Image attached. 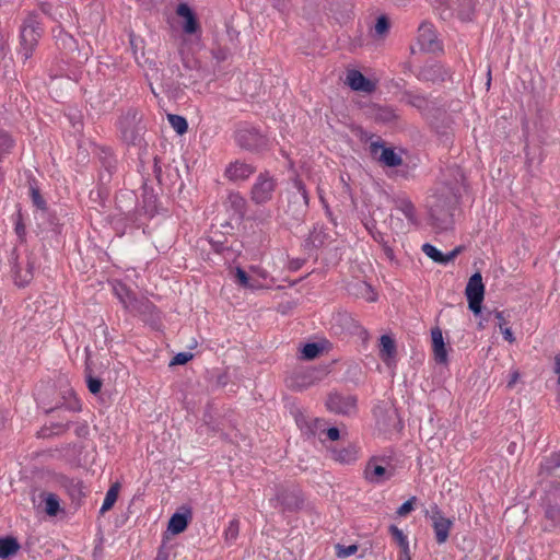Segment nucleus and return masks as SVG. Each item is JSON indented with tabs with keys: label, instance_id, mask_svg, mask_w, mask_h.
Here are the masks:
<instances>
[{
	"label": "nucleus",
	"instance_id": "nucleus-34",
	"mask_svg": "<svg viewBox=\"0 0 560 560\" xmlns=\"http://www.w3.org/2000/svg\"><path fill=\"white\" fill-rule=\"evenodd\" d=\"M388 28H389V22H388L387 18L384 15L377 18L375 27H374L375 34L378 36H383L388 32Z\"/></svg>",
	"mask_w": 560,
	"mask_h": 560
},
{
	"label": "nucleus",
	"instance_id": "nucleus-18",
	"mask_svg": "<svg viewBox=\"0 0 560 560\" xmlns=\"http://www.w3.org/2000/svg\"><path fill=\"white\" fill-rule=\"evenodd\" d=\"M371 114L380 122H392L398 118V114L390 106H373Z\"/></svg>",
	"mask_w": 560,
	"mask_h": 560
},
{
	"label": "nucleus",
	"instance_id": "nucleus-56",
	"mask_svg": "<svg viewBox=\"0 0 560 560\" xmlns=\"http://www.w3.org/2000/svg\"><path fill=\"white\" fill-rule=\"evenodd\" d=\"M389 418H393V419L396 418V412L394 410L389 411Z\"/></svg>",
	"mask_w": 560,
	"mask_h": 560
},
{
	"label": "nucleus",
	"instance_id": "nucleus-9",
	"mask_svg": "<svg viewBox=\"0 0 560 560\" xmlns=\"http://www.w3.org/2000/svg\"><path fill=\"white\" fill-rule=\"evenodd\" d=\"M371 153L382 164L388 167H396L401 165L402 163L401 156L398 153H396L394 149L386 148L378 142L371 143Z\"/></svg>",
	"mask_w": 560,
	"mask_h": 560
},
{
	"label": "nucleus",
	"instance_id": "nucleus-44",
	"mask_svg": "<svg viewBox=\"0 0 560 560\" xmlns=\"http://www.w3.org/2000/svg\"><path fill=\"white\" fill-rule=\"evenodd\" d=\"M409 102L412 106L418 108H421L425 104V100L421 96H412Z\"/></svg>",
	"mask_w": 560,
	"mask_h": 560
},
{
	"label": "nucleus",
	"instance_id": "nucleus-36",
	"mask_svg": "<svg viewBox=\"0 0 560 560\" xmlns=\"http://www.w3.org/2000/svg\"><path fill=\"white\" fill-rule=\"evenodd\" d=\"M69 398L68 401L65 405V408L70 411H80L81 410V404L80 400L75 397L74 393L69 390L68 392Z\"/></svg>",
	"mask_w": 560,
	"mask_h": 560
},
{
	"label": "nucleus",
	"instance_id": "nucleus-42",
	"mask_svg": "<svg viewBox=\"0 0 560 560\" xmlns=\"http://www.w3.org/2000/svg\"><path fill=\"white\" fill-rule=\"evenodd\" d=\"M368 229H369V231H370V233H371V235H372L374 241H376L377 243H380L382 245L384 243H386L385 238H384V234L382 232L377 231L374 228H368Z\"/></svg>",
	"mask_w": 560,
	"mask_h": 560
},
{
	"label": "nucleus",
	"instance_id": "nucleus-33",
	"mask_svg": "<svg viewBox=\"0 0 560 560\" xmlns=\"http://www.w3.org/2000/svg\"><path fill=\"white\" fill-rule=\"evenodd\" d=\"M12 145L13 140L11 139L10 135L7 131L0 129V155L8 153Z\"/></svg>",
	"mask_w": 560,
	"mask_h": 560
},
{
	"label": "nucleus",
	"instance_id": "nucleus-7",
	"mask_svg": "<svg viewBox=\"0 0 560 560\" xmlns=\"http://www.w3.org/2000/svg\"><path fill=\"white\" fill-rule=\"evenodd\" d=\"M326 406L331 412L349 416L355 411V399L334 393L328 396Z\"/></svg>",
	"mask_w": 560,
	"mask_h": 560
},
{
	"label": "nucleus",
	"instance_id": "nucleus-24",
	"mask_svg": "<svg viewBox=\"0 0 560 560\" xmlns=\"http://www.w3.org/2000/svg\"><path fill=\"white\" fill-rule=\"evenodd\" d=\"M44 502V510L49 516H56L60 510L59 498L51 492H45L42 494Z\"/></svg>",
	"mask_w": 560,
	"mask_h": 560
},
{
	"label": "nucleus",
	"instance_id": "nucleus-5",
	"mask_svg": "<svg viewBox=\"0 0 560 560\" xmlns=\"http://www.w3.org/2000/svg\"><path fill=\"white\" fill-rule=\"evenodd\" d=\"M296 423L305 434L316 435L320 433H326L327 438L331 441H337L340 438V431L338 428H325V421L318 418H314L307 420L305 417L301 416L296 418Z\"/></svg>",
	"mask_w": 560,
	"mask_h": 560
},
{
	"label": "nucleus",
	"instance_id": "nucleus-15",
	"mask_svg": "<svg viewBox=\"0 0 560 560\" xmlns=\"http://www.w3.org/2000/svg\"><path fill=\"white\" fill-rule=\"evenodd\" d=\"M432 338V347L433 353L436 362L446 363L447 362V351L443 339L442 330L436 327L431 330Z\"/></svg>",
	"mask_w": 560,
	"mask_h": 560
},
{
	"label": "nucleus",
	"instance_id": "nucleus-22",
	"mask_svg": "<svg viewBox=\"0 0 560 560\" xmlns=\"http://www.w3.org/2000/svg\"><path fill=\"white\" fill-rule=\"evenodd\" d=\"M235 278H236L237 283L243 288L250 289V290H259L262 288V284L259 281H257L254 278L248 277V275L245 272V270H243L240 267H237L235 269Z\"/></svg>",
	"mask_w": 560,
	"mask_h": 560
},
{
	"label": "nucleus",
	"instance_id": "nucleus-3",
	"mask_svg": "<svg viewBox=\"0 0 560 560\" xmlns=\"http://www.w3.org/2000/svg\"><path fill=\"white\" fill-rule=\"evenodd\" d=\"M236 142L246 150H258L266 145L265 137L255 127L244 125L236 130Z\"/></svg>",
	"mask_w": 560,
	"mask_h": 560
},
{
	"label": "nucleus",
	"instance_id": "nucleus-11",
	"mask_svg": "<svg viewBox=\"0 0 560 560\" xmlns=\"http://www.w3.org/2000/svg\"><path fill=\"white\" fill-rule=\"evenodd\" d=\"M393 472L388 471L385 467L377 464L376 458H372L364 469V477L372 483H382L385 480L390 479Z\"/></svg>",
	"mask_w": 560,
	"mask_h": 560
},
{
	"label": "nucleus",
	"instance_id": "nucleus-43",
	"mask_svg": "<svg viewBox=\"0 0 560 560\" xmlns=\"http://www.w3.org/2000/svg\"><path fill=\"white\" fill-rule=\"evenodd\" d=\"M500 331L502 332L504 339L509 341L510 343H513L515 341V338L513 336L512 330L509 327H503V325H500Z\"/></svg>",
	"mask_w": 560,
	"mask_h": 560
},
{
	"label": "nucleus",
	"instance_id": "nucleus-49",
	"mask_svg": "<svg viewBox=\"0 0 560 560\" xmlns=\"http://www.w3.org/2000/svg\"><path fill=\"white\" fill-rule=\"evenodd\" d=\"M555 363H556L555 372L558 375V384L560 385V355H557L555 358Z\"/></svg>",
	"mask_w": 560,
	"mask_h": 560
},
{
	"label": "nucleus",
	"instance_id": "nucleus-29",
	"mask_svg": "<svg viewBox=\"0 0 560 560\" xmlns=\"http://www.w3.org/2000/svg\"><path fill=\"white\" fill-rule=\"evenodd\" d=\"M389 533L392 534L393 538L399 544V546L404 549L405 553H407L409 549V542L402 530L395 525H390Z\"/></svg>",
	"mask_w": 560,
	"mask_h": 560
},
{
	"label": "nucleus",
	"instance_id": "nucleus-41",
	"mask_svg": "<svg viewBox=\"0 0 560 560\" xmlns=\"http://www.w3.org/2000/svg\"><path fill=\"white\" fill-rule=\"evenodd\" d=\"M31 196L34 206H36L38 209H45L46 202L37 189L32 188Z\"/></svg>",
	"mask_w": 560,
	"mask_h": 560
},
{
	"label": "nucleus",
	"instance_id": "nucleus-8",
	"mask_svg": "<svg viewBox=\"0 0 560 560\" xmlns=\"http://www.w3.org/2000/svg\"><path fill=\"white\" fill-rule=\"evenodd\" d=\"M430 517L432 520L436 542L444 544L448 538L453 522L445 517L438 508L432 510Z\"/></svg>",
	"mask_w": 560,
	"mask_h": 560
},
{
	"label": "nucleus",
	"instance_id": "nucleus-35",
	"mask_svg": "<svg viewBox=\"0 0 560 560\" xmlns=\"http://www.w3.org/2000/svg\"><path fill=\"white\" fill-rule=\"evenodd\" d=\"M337 556L339 558H347L354 555L358 551L357 545L341 546L337 545Z\"/></svg>",
	"mask_w": 560,
	"mask_h": 560
},
{
	"label": "nucleus",
	"instance_id": "nucleus-12",
	"mask_svg": "<svg viewBox=\"0 0 560 560\" xmlns=\"http://www.w3.org/2000/svg\"><path fill=\"white\" fill-rule=\"evenodd\" d=\"M273 506L278 504L282 506L283 510H295L299 509L302 504V500L300 497V492L298 490H283L279 492L273 500H271Z\"/></svg>",
	"mask_w": 560,
	"mask_h": 560
},
{
	"label": "nucleus",
	"instance_id": "nucleus-28",
	"mask_svg": "<svg viewBox=\"0 0 560 560\" xmlns=\"http://www.w3.org/2000/svg\"><path fill=\"white\" fill-rule=\"evenodd\" d=\"M167 120L178 135H184L188 129L187 120L183 116L170 114Z\"/></svg>",
	"mask_w": 560,
	"mask_h": 560
},
{
	"label": "nucleus",
	"instance_id": "nucleus-51",
	"mask_svg": "<svg viewBox=\"0 0 560 560\" xmlns=\"http://www.w3.org/2000/svg\"><path fill=\"white\" fill-rule=\"evenodd\" d=\"M15 231L21 236L24 234L25 229H24L23 224L18 223L15 226Z\"/></svg>",
	"mask_w": 560,
	"mask_h": 560
},
{
	"label": "nucleus",
	"instance_id": "nucleus-31",
	"mask_svg": "<svg viewBox=\"0 0 560 560\" xmlns=\"http://www.w3.org/2000/svg\"><path fill=\"white\" fill-rule=\"evenodd\" d=\"M320 352V347L317 343H306L302 348V357L306 360L315 359Z\"/></svg>",
	"mask_w": 560,
	"mask_h": 560
},
{
	"label": "nucleus",
	"instance_id": "nucleus-16",
	"mask_svg": "<svg viewBox=\"0 0 560 560\" xmlns=\"http://www.w3.org/2000/svg\"><path fill=\"white\" fill-rule=\"evenodd\" d=\"M177 14L185 20L183 30L187 34H194L198 30V22L191 9L186 3H180L176 10Z\"/></svg>",
	"mask_w": 560,
	"mask_h": 560
},
{
	"label": "nucleus",
	"instance_id": "nucleus-26",
	"mask_svg": "<svg viewBox=\"0 0 560 560\" xmlns=\"http://www.w3.org/2000/svg\"><path fill=\"white\" fill-rule=\"evenodd\" d=\"M120 485L118 482H115L110 486V488L107 490L105 499L103 501V504L101 506V513L104 514L105 512L109 511L115 502L117 501L118 493H119Z\"/></svg>",
	"mask_w": 560,
	"mask_h": 560
},
{
	"label": "nucleus",
	"instance_id": "nucleus-57",
	"mask_svg": "<svg viewBox=\"0 0 560 560\" xmlns=\"http://www.w3.org/2000/svg\"><path fill=\"white\" fill-rule=\"evenodd\" d=\"M2 424V422L0 421V425Z\"/></svg>",
	"mask_w": 560,
	"mask_h": 560
},
{
	"label": "nucleus",
	"instance_id": "nucleus-54",
	"mask_svg": "<svg viewBox=\"0 0 560 560\" xmlns=\"http://www.w3.org/2000/svg\"><path fill=\"white\" fill-rule=\"evenodd\" d=\"M434 225L441 230H446L447 229V224H440V223H434Z\"/></svg>",
	"mask_w": 560,
	"mask_h": 560
},
{
	"label": "nucleus",
	"instance_id": "nucleus-52",
	"mask_svg": "<svg viewBox=\"0 0 560 560\" xmlns=\"http://www.w3.org/2000/svg\"><path fill=\"white\" fill-rule=\"evenodd\" d=\"M253 271L257 272V275L264 279L267 277V272L264 270L253 269Z\"/></svg>",
	"mask_w": 560,
	"mask_h": 560
},
{
	"label": "nucleus",
	"instance_id": "nucleus-40",
	"mask_svg": "<svg viewBox=\"0 0 560 560\" xmlns=\"http://www.w3.org/2000/svg\"><path fill=\"white\" fill-rule=\"evenodd\" d=\"M86 384H88V388L89 390L92 393V394H97L100 393L101 388H102V381L100 378H96V377H93L91 375H89L86 377Z\"/></svg>",
	"mask_w": 560,
	"mask_h": 560
},
{
	"label": "nucleus",
	"instance_id": "nucleus-1",
	"mask_svg": "<svg viewBox=\"0 0 560 560\" xmlns=\"http://www.w3.org/2000/svg\"><path fill=\"white\" fill-rule=\"evenodd\" d=\"M39 37V22L36 16H30L25 20L21 28V48L19 52L22 55L24 60H27L32 56Z\"/></svg>",
	"mask_w": 560,
	"mask_h": 560
},
{
	"label": "nucleus",
	"instance_id": "nucleus-53",
	"mask_svg": "<svg viewBox=\"0 0 560 560\" xmlns=\"http://www.w3.org/2000/svg\"><path fill=\"white\" fill-rule=\"evenodd\" d=\"M338 318L340 320L349 322L351 318L347 314L339 315Z\"/></svg>",
	"mask_w": 560,
	"mask_h": 560
},
{
	"label": "nucleus",
	"instance_id": "nucleus-55",
	"mask_svg": "<svg viewBox=\"0 0 560 560\" xmlns=\"http://www.w3.org/2000/svg\"><path fill=\"white\" fill-rule=\"evenodd\" d=\"M553 513H555V511L550 509L547 511V516L553 517Z\"/></svg>",
	"mask_w": 560,
	"mask_h": 560
},
{
	"label": "nucleus",
	"instance_id": "nucleus-17",
	"mask_svg": "<svg viewBox=\"0 0 560 560\" xmlns=\"http://www.w3.org/2000/svg\"><path fill=\"white\" fill-rule=\"evenodd\" d=\"M396 354V346L394 340L387 336L383 335L380 339V355L381 359L386 363L390 364Z\"/></svg>",
	"mask_w": 560,
	"mask_h": 560
},
{
	"label": "nucleus",
	"instance_id": "nucleus-45",
	"mask_svg": "<svg viewBox=\"0 0 560 560\" xmlns=\"http://www.w3.org/2000/svg\"><path fill=\"white\" fill-rule=\"evenodd\" d=\"M383 247V252L385 254V256L389 259V260H394L395 258V255H394V250L393 248L387 244V243H384L382 245Z\"/></svg>",
	"mask_w": 560,
	"mask_h": 560
},
{
	"label": "nucleus",
	"instance_id": "nucleus-19",
	"mask_svg": "<svg viewBox=\"0 0 560 560\" xmlns=\"http://www.w3.org/2000/svg\"><path fill=\"white\" fill-rule=\"evenodd\" d=\"M358 447L349 445L334 452V458L341 464H352L358 459Z\"/></svg>",
	"mask_w": 560,
	"mask_h": 560
},
{
	"label": "nucleus",
	"instance_id": "nucleus-13",
	"mask_svg": "<svg viewBox=\"0 0 560 560\" xmlns=\"http://www.w3.org/2000/svg\"><path fill=\"white\" fill-rule=\"evenodd\" d=\"M254 172L255 168L250 164L235 161L226 167L225 176L230 180L240 182L247 179Z\"/></svg>",
	"mask_w": 560,
	"mask_h": 560
},
{
	"label": "nucleus",
	"instance_id": "nucleus-46",
	"mask_svg": "<svg viewBox=\"0 0 560 560\" xmlns=\"http://www.w3.org/2000/svg\"><path fill=\"white\" fill-rule=\"evenodd\" d=\"M518 378H520V373H518V371H516V370H515V371H513V372L511 373V375H510V380H509V382H508V387H509V388H512V387L516 384V382L518 381Z\"/></svg>",
	"mask_w": 560,
	"mask_h": 560
},
{
	"label": "nucleus",
	"instance_id": "nucleus-14",
	"mask_svg": "<svg viewBox=\"0 0 560 560\" xmlns=\"http://www.w3.org/2000/svg\"><path fill=\"white\" fill-rule=\"evenodd\" d=\"M114 293L124 307L128 311L137 310V299L135 293L127 288L124 283L117 282L114 284Z\"/></svg>",
	"mask_w": 560,
	"mask_h": 560
},
{
	"label": "nucleus",
	"instance_id": "nucleus-38",
	"mask_svg": "<svg viewBox=\"0 0 560 560\" xmlns=\"http://www.w3.org/2000/svg\"><path fill=\"white\" fill-rule=\"evenodd\" d=\"M416 501V497H412L410 498L409 500H407L405 503H402L398 510H397V515L398 516H406L408 515L411 511H413V503Z\"/></svg>",
	"mask_w": 560,
	"mask_h": 560
},
{
	"label": "nucleus",
	"instance_id": "nucleus-6",
	"mask_svg": "<svg viewBox=\"0 0 560 560\" xmlns=\"http://www.w3.org/2000/svg\"><path fill=\"white\" fill-rule=\"evenodd\" d=\"M417 42L422 51L435 52L441 50L435 28L430 23H422L418 28Z\"/></svg>",
	"mask_w": 560,
	"mask_h": 560
},
{
	"label": "nucleus",
	"instance_id": "nucleus-50",
	"mask_svg": "<svg viewBox=\"0 0 560 560\" xmlns=\"http://www.w3.org/2000/svg\"><path fill=\"white\" fill-rule=\"evenodd\" d=\"M154 560H167V553L163 550H160Z\"/></svg>",
	"mask_w": 560,
	"mask_h": 560
},
{
	"label": "nucleus",
	"instance_id": "nucleus-20",
	"mask_svg": "<svg viewBox=\"0 0 560 560\" xmlns=\"http://www.w3.org/2000/svg\"><path fill=\"white\" fill-rule=\"evenodd\" d=\"M395 207L397 210L404 213L410 223H417L415 206L408 198H397L395 201Z\"/></svg>",
	"mask_w": 560,
	"mask_h": 560
},
{
	"label": "nucleus",
	"instance_id": "nucleus-48",
	"mask_svg": "<svg viewBox=\"0 0 560 560\" xmlns=\"http://www.w3.org/2000/svg\"><path fill=\"white\" fill-rule=\"evenodd\" d=\"M495 318L498 319V326L500 327V325L502 324L503 327H506V319L504 317V313L503 312H495Z\"/></svg>",
	"mask_w": 560,
	"mask_h": 560
},
{
	"label": "nucleus",
	"instance_id": "nucleus-21",
	"mask_svg": "<svg viewBox=\"0 0 560 560\" xmlns=\"http://www.w3.org/2000/svg\"><path fill=\"white\" fill-rule=\"evenodd\" d=\"M20 549L18 540L13 537L0 538V559L14 556Z\"/></svg>",
	"mask_w": 560,
	"mask_h": 560
},
{
	"label": "nucleus",
	"instance_id": "nucleus-4",
	"mask_svg": "<svg viewBox=\"0 0 560 560\" xmlns=\"http://www.w3.org/2000/svg\"><path fill=\"white\" fill-rule=\"evenodd\" d=\"M275 189V179L268 174H260L252 187V200L257 205H264L271 200Z\"/></svg>",
	"mask_w": 560,
	"mask_h": 560
},
{
	"label": "nucleus",
	"instance_id": "nucleus-32",
	"mask_svg": "<svg viewBox=\"0 0 560 560\" xmlns=\"http://www.w3.org/2000/svg\"><path fill=\"white\" fill-rule=\"evenodd\" d=\"M293 186L296 189L300 197L302 198L303 208L306 209L308 207L310 198H308V194H307V190H306L304 184L299 178H295L293 180Z\"/></svg>",
	"mask_w": 560,
	"mask_h": 560
},
{
	"label": "nucleus",
	"instance_id": "nucleus-2",
	"mask_svg": "<svg viewBox=\"0 0 560 560\" xmlns=\"http://www.w3.org/2000/svg\"><path fill=\"white\" fill-rule=\"evenodd\" d=\"M465 293L469 310L476 315L479 314L481 312V303L485 295V285L479 272L474 273L469 278Z\"/></svg>",
	"mask_w": 560,
	"mask_h": 560
},
{
	"label": "nucleus",
	"instance_id": "nucleus-37",
	"mask_svg": "<svg viewBox=\"0 0 560 560\" xmlns=\"http://www.w3.org/2000/svg\"><path fill=\"white\" fill-rule=\"evenodd\" d=\"M238 530H240V522L237 520H232L229 523V526L225 530L226 539L234 540L238 535Z\"/></svg>",
	"mask_w": 560,
	"mask_h": 560
},
{
	"label": "nucleus",
	"instance_id": "nucleus-39",
	"mask_svg": "<svg viewBox=\"0 0 560 560\" xmlns=\"http://www.w3.org/2000/svg\"><path fill=\"white\" fill-rule=\"evenodd\" d=\"M192 359V353L190 352H179L177 353L171 361V365H182L187 363Z\"/></svg>",
	"mask_w": 560,
	"mask_h": 560
},
{
	"label": "nucleus",
	"instance_id": "nucleus-30",
	"mask_svg": "<svg viewBox=\"0 0 560 560\" xmlns=\"http://www.w3.org/2000/svg\"><path fill=\"white\" fill-rule=\"evenodd\" d=\"M32 269L33 267L30 264L27 265V269L24 272L16 269L14 271L15 283L20 287H24L25 284H27L33 277Z\"/></svg>",
	"mask_w": 560,
	"mask_h": 560
},
{
	"label": "nucleus",
	"instance_id": "nucleus-23",
	"mask_svg": "<svg viewBox=\"0 0 560 560\" xmlns=\"http://www.w3.org/2000/svg\"><path fill=\"white\" fill-rule=\"evenodd\" d=\"M188 525V517L186 514L175 513L172 515L168 522V530L174 534L183 533Z\"/></svg>",
	"mask_w": 560,
	"mask_h": 560
},
{
	"label": "nucleus",
	"instance_id": "nucleus-10",
	"mask_svg": "<svg viewBox=\"0 0 560 560\" xmlns=\"http://www.w3.org/2000/svg\"><path fill=\"white\" fill-rule=\"evenodd\" d=\"M347 84L358 92L372 93L375 84L366 79L359 70H349L346 78Z\"/></svg>",
	"mask_w": 560,
	"mask_h": 560
},
{
	"label": "nucleus",
	"instance_id": "nucleus-47",
	"mask_svg": "<svg viewBox=\"0 0 560 560\" xmlns=\"http://www.w3.org/2000/svg\"><path fill=\"white\" fill-rule=\"evenodd\" d=\"M462 252V247L458 246L451 250L450 253L445 254V259H447V264L455 259V257Z\"/></svg>",
	"mask_w": 560,
	"mask_h": 560
},
{
	"label": "nucleus",
	"instance_id": "nucleus-27",
	"mask_svg": "<svg viewBox=\"0 0 560 560\" xmlns=\"http://www.w3.org/2000/svg\"><path fill=\"white\" fill-rule=\"evenodd\" d=\"M422 252L431 258L434 262L446 265L447 259H445V254H443L441 250H439L435 246L425 243L422 245Z\"/></svg>",
	"mask_w": 560,
	"mask_h": 560
},
{
	"label": "nucleus",
	"instance_id": "nucleus-25",
	"mask_svg": "<svg viewBox=\"0 0 560 560\" xmlns=\"http://www.w3.org/2000/svg\"><path fill=\"white\" fill-rule=\"evenodd\" d=\"M228 202L230 208L240 219L244 217L246 212V200L243 196L236 192L230 194Z\"/></svg>",
	"mask_w": 560,
	"mask_h": 560
}]
</instances>
